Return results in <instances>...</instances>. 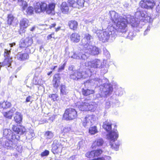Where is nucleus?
I'll list each match as a JSON object with an SVG mask.
<instances>
[{"mask_svg": "<svg viewBox=\"0 0 160 160\" xmlns=\"http://www.w3.org/2000/svg\"><path fill=\"white\" fill-rule=\"evenodd\" d=\"M75 158V156H72L70 157L68 159V160H74Z\"/></svg>", "mask_w": 160, "mask_h": 160, "instance_id": "obj_63", "label": "nucleus"}, {"mask_svg": "<svg viewBox=\"0 0 160 160\" xmlns=\"http://www.w3.org/2000/svg\"><path fill=\"white\" fill-rule=\"evenodd\" d=\"M60 88L61 94L62 95H66L68 93V90L64 85H61Z\"/></svg>", "mask_w": 160, "mask_h": 160, "instance_id": "obj_34", "label": "nucleus"}, {"mask_svg": "<svg viewBox=\"0 0 160 160\" xmlns=\"http://www.w3.org/2000/svg\"><path fill=\"white\" fill-rule=\"evenodd\" d=\"M104 81H107V80H102L98 78H95L88 80L85 84L90 83L91 85H96L98 86L100 91L98 94L97 95V98L104 97L111 94L113 90L112 85L108 83H104Z\"/></svg>", "mask_w": 160, "mask_h": 160, "instance_id": "obj_1", "label": "nucleus"}, {"mask_svg": "<svg viewBox=\"0 0 160 160\" xmlns=\"http://www.w3.org/2000/svg\"><path fill=\"white\" fill-rule=\"evenodd\" d=\"M77 74L76 72V71H74L70 75V78L73 80H77V77L76 76V75H77Z\"/></svg>", "mask_w": 160, "mask_h": 160, "instance_id": "obj_47", "label": "nucleus"}, {"mask_svg": "<svg viewBox=\"0 0 160 160\" xmlns=\"http://www.w3.org/2000/svg\"><path fill=\"white\" fill-rule=\"evenodd\" d=\"M151 28V26L150 25H149L147 27V29L145 30L144 33V35L145 36L147 34L148 32L150 30Z\"/></svg>", "mask_w": 160, "mask_h": 160, "instance_id": "obj_55", "label": "nucleus"}, {"mask_svg": "<svg viewBox=\"0 0 160 160\" xmlns=\"http://www.w3.org/2000/svg\"><path fill=\"white\" fill-rule=\"evenodd\" d=\"M135 36V35L133 34V32H129L128 35L126 37L128 38L132 39V38Z\"/></svg>", "mask_w": 160, "mask_h": 160, "instance_id": "obj_51", "label": "nucleus"}, {"mask_svg": "<svg viewBox=\"0 0 160 160\" xmlns=\"http://www.w3.org/2000/svg\"><path fill=\"white\" fill-rule=\"evenodd\" d=\"M0 141L1 145L7 149H11L16 146L15 143L13 142L12 141L5 138H1Z\"/></svg>", "mask_w": 160, "mask_h": 160, "instance_id": "obj_13", "label": "nucleus"}, {"mask_svg": "<svg viewBox=\"0 0 160 160\" xmlns=\"http://www.w3.org/2000/svg\"><path fill=\"white\" fill-rule=\"evenodd\" d=\"M92 39V36L89 34L86 33L84 34V37L82 39L81 45L85 49L88 48L91 45V40Z\"/></svg>", "mask_w": 160, "mask_h": 160, "instance_id": "obj_14", "label": "nucleus"}, {"mask_svg": "<svg viewBox=\"0 0 160 160\" xmlns=\"http://www.w3.org/2000/svg\"><path fill=\"white\" fill-rule=\"evenodd\" d=\"M29 21L26 18H23L21 20L20 22L21 28L24 29L26 28L28 26Z\"/></svg>", "mask_w": 160, "mask_h": 160, "instance_id": "obj_25", "label": "nucleus"}, {"mask_svg": "<svg viewBox=\"0 0 160 160\" xmlns=\"http://www.w3.org/2000/svg\"><path fill=\"white\" fill-rule=\"evenodd\" d=\"M12 129L14 132L9 135L8 139L12 141L13 142L16 144V142L19 139V135L23 134L26 132V129L22 126H13Z\"/></svg>", "mask_w": 160, "mask_h": 160, "instance_id": "obj_6", "label": "nucleus"}, {"mask_svg": "<svg viewBox=\"0 0 160 160\" xmlns=\"http://www.w3.org/2000/svg\"><path fill=\"white\" fill-rule=\"evenodd\" d=\"M112 123L111 122H109L108 121H106L105 122H103V128L105 129L107 132H108V134L110 133H112L114 132H116L117 133L118 132L117 130H115L113 131L111 130L112 129Z\"/></svg>", "mask_w": 160, "mask_h": 160, "instance_id": "obj_20", "label": "nucleus"}, {"mask_svg": "<svg viewBox=\"0 0 160 160\" xmlns=\"http://www.w3.org/2000/svg\"><path fill=\"white\" fill-rule=\"evenodd\" d=\"M68 25L70 28L73 30H76L78 23L77 21L75 20H71L68 22Z\"/></svg>", "mask_w": 160, "mask_h": 160, "instance_id": "obj_26", "label": "nucleus"}, {"mask_svg": "<svg viewBox=\"0 0 160 160\" xmlns=\"http://www.w3.org/2000/svg\"><path fill=\"white\" fill-rule=\"evenodd\" d=\"M75 104L80 110L82 111H94L98 107V105L95 102H91L87 99L77 102Z\"/></svg>", "mask_w": 160, "mask_h": 160, "instance_id": "obj_5", "label": "nucleus"}, {"mask_svg": "<svg viewBox=\"0 0 160 160\" xmlns=\"http://www.w3.org/2000/svg\"><path fill=\"white\" fill-rule=\"evenodd\" d=\"M85 52L88 54L96 55L99 53V50L98 48L91 45L88 48L85 49Z\"/></svg>", "mask_w": 160, "mask_h": 160, "instance_id": "obj_17", "label": "nucleus"}, {"mask_svg": "<svg viewBox=\"0 0 160 160\" xmlns=\"http://www.w3.org/2000/svg\"><path fill=\"white\" fill-rule=\"evenodd\" d=\"M103 53L104 55H105L107 57L109 58L110 57V55L108 51L106 49H104L103 50Z\"/></svg>", "mask_w": 160, "mask_h": 160, "instance_id": "obj_54", "label": "nucleus"}, {"mask_svg": "<svg viewBox=\"0 0 160 160\" xmlns=\"http://www.w3.org/2000/svg\"><path fill=\"white\" fill-rule=\"evenodd\" d=\"M77 112L75 109H67L63 115V118L67 120H73L77 117Z\"/></svg>", "mask_w": 160, "mask_h": 160, "instance_id": "obj_10", "label": "nucleus"}, {"mask_svg": "<svg viewBox=\"0 0 160 160\" xmlns=\"http://www.w3.org/2000/svg\"><path fill=\"white\" fill-rule=\"evenodd\" d=\"M49 154V152L48 150H46L41 154V156L42 157L47 156Z\"/></svg>", "mask_w": 160, "mask_h": 160, "instance_id": "obj_49", "label": "nucleus"}, {"mask_svg": "<svg viewBox=\"0 0 160 160\" xmlns=\"http://www.w3.org/2000/svg\"><path fill=\"white\" fill-rule=\"evenodd\" d=\"M12 133L11 131L9 129H5L3 130V135L4 137L7 138H8L9 135H10Z\"/></svg>", "mask_w": 160, "mask_h": 160, "instance_id": "obj_33", "label": "nucleus"}, {"mask_svg": "<svg viewBox=\"0 0 160 160\" xmlns=\"http://www.w3.org/2000/svg\"><path fill=\"white\" fill-rule=\"evenodd\" d=\"M111 159V157L108 156H105L104 157L95 158L90 160H108Z\"/></svg>", "mask_w": 160, "mask_h": 160, "instance_id": "obj_40", "label": "nucleus"}, {"mask_svg": "<svg viewBox=\"0 0 160 160\" xmlns=\"http://www.w3.org/2000/svg\"><path fill=\"white\" fill-rule=\"evenodd\" d=\"M156 5L153 0H144L141 1L139 3L140 6L142 8L147 9H152Z\"/></svg>", "mask_w": 160, "mask_h": 160, "instance_id": "obj_12", "label": "nucleus"}, {"mask_svg": "<svg viewBox=\"0 0 160 160\" xmlns=\"http://www.w3.org/2000/svg\"><path fill=\"white\" fill-rule=\"evenodd\" d=\"M18 1L19 5L22 7L23 11H25L28 6L26 1H24V0H18Z\"/></svg>", "mask_w": 160, "mask_h": 160, "instance_id": "obj_30", "label": "nucleus"}, {"mask_svg": "<svg viewBox=\"0 0 160 160\" xmlns=\"http://www.w3.org/2000/svg\"><path fill=\"white\" fill-rule=\"evenodd\" d=\"M33 83L35 85H41L42 83V82L41 79L36 77L33 78Z\"/></svg>", "mask_w": 160, "mask_h": 160, "instance_id": "obj_37", "label": "nucleus"}, {"mask_svg": "<svg viewBox=\"0 0 160 160\" xmlns=\"http://www.w3.org/2000/svg\"><path fill=\"white\" fill-rule=\"evenodd\" d=\"M81 54V52H73V55L71 56V58L75 59H81L80 55Z\"/></svg>", "mask_w": 160, "mask_h": 160, "instance_id": "obj_36", "label": "nucleus"}, {"mask_svg": "<svg viewBox=\"0 0 160 160\" xmlns=\"http://www.w3.org/2000/svg\"><path fill=\"white\" fill-rule=\"evenodd\" d=\"M46 7V3L41 2V4L37 3L35 6L34 10L36 13H39L41 12H44L45 8Z\"/></svg>", "mask_w": 160, "mask_h": 160, "instance_id": "obj_19", "label": "nucleus"}, {"mask_svg": "<svg viewBox=\"0 0 160 160\" xmlns=\"http://www.w3.org/2000/svg\"><path fill=\"white\" fill-rule=\"evenodd\" d=\"M116 31V29L111 26L105 31H98L97 34L100 40L105 42L108 41H111L115 39L117 35Z\"/></svg>", "mask_w": 160, "mask_h": 160, "instance_id": "obj_4", "label": "nucleus"}, {"mask_svg": "<svg viewBox=\"0 0 160 160\" xmlns=\"http://www.w3.org/2000/svg\"><path fill=\"white\" fill-rule=\"evenodd\" d=\"M84 0H77V4L80 7H83L84 3Z\"/></svg>", "mask_w": 160, "mask_h": 160, "instance_id": "obj_50", "label": "nucleus"}, {"mask_svg": "<svg viewBox=\"0 0 160 160\" xmlns=\"http://www.w3.org/2000/svg\"><path fill=\"white\" fill-rule=\"evenodd\" d=\"M82 94L85 96H87L91 94H92L94 93V90H90L88 89H83L82 91Z\"/></svg>", "mask_w": 160, "mask_h": 160, "instance_id": "obj_32", "label": "nucleus"}, {"mask_svg": "<svg viewBox=\"0 0 160 160\" xmlns=\"http://www.w3.org/2000/svg\"><path fill=\"white\" fill-rule=\"evenodd\" d=\"M85 54H82V52H81V55H80L81 59H82L84 60H85L87 59L88 57V55L89 54H87V53L85 52V51H84Z\"/></svg>", "mask_w": 160, "mask_h": 160, "instance_id": "obj_48", "label": "nucleus"}, {"mask_svg": "<svg viewBox=\"0 0 160 160\" xmlns=\"http://www.w3.org/2000/svg\"><path fill=\"white\" fill-rule=\"evenodd\" d=\"M16 109L13 108L8 112L4 113V116L6 118L11 119L13 115L14 112L15 111Z\"/></svg>", "mask_w": 160, "mask_h": 160, "instance_id": "obj_27", "label": "nucleus"}, {"mask_svg": "<svg viewBox=\"0 0 160 160\" xmlns=\"http://www.w3.org/2000/svg\"><path fill=\"white\" fill-rule=\"evenodd\" d=\"M56 25V24L55 23H53L51 24V25L50 26L49 28H52L54 27Z\"/></svg>", "mask_w": 160, "mask_h": 160, "instance_id": "obj_62", "label": "nucleus"}, {"mask_svg": "<svg viewBox=\"0 0 160 160\" xmlns=\"http://www.w3.org/2000/svg\"><path fill=\"white\" fill-rule=\"evenodd\" d=\"M32 97L30 96H28L27 98H26V102H32Z\"/></svg>", "mask_w": 160, "mask_h": 160, "instance_id": "obj_57", "label": "nucleus"}, {"mask_svg": "<svg viewBox=\"0 0 160 160\" xmlns=\"http://www.w3.org/2000/svg\"><path fill=\"white\" fill-rule=\"evenodd\" d=\"M68 3L70 6L74 7H77V3L73 0H68Z\"/></svg>", "mask_w": 160, "mask_h": 160, "instance_id": "obj_46", "label": "nucleus"}, {"mask_svg": "<svg viewBox=\"0 0 160 160\" xmlns=\"http://www.w3.org/2000/svg\"><path fill=\"white\" fill-rule=\"evenodd\" d=\"M71 41L74 43H78L80 40V36L77 33H72L70 36Z\"/></svg>", "mask_w": 160, "mask_h": 160, "instance_id": "obj_21", "label": "nucleus"}, {"mask_svg": "<svg viewBox=\"0 0 160 160\" xmlns=\"http://www.w3.org/2000/svg\"><path fill=\"white\" fill-rule=\"evenodd\" d=\"M104 65L103 62L98 59H95L91 61L86 62L85 63V65L89 68V71L91 72V73L94 72L93 69L102 68Z\"/></svg>", "mask_w": 160, "mask_h": 160, "instance_id": "obj_8", "label": "nucleus"}, {"mask_svg": "<svg viewBox=\"0 0 160 160\" xmlns=\"http://www.w3.org/2000/svg\"><path fill=\"white\" fill-rule=\"evenodd\" d=\"M14 121L18 124H19L22 121V116L19 112H16L14 117Z\"/></svg>", "mask_w": 160, "mask_h": 160, "instance_id": "obj_28", "label": "nucleus"}, {"mask_svg": "<svg viewBox=\"0 0 160 160\" xmlns=\"http://www.w3.org/2000/svg\"><path fill=\"white\" fill-rule=\"evenodd\" d=\"M29 58L28 55L27 53H22L19 52L17 55V58L20 61H24L28 59Z\"/></svg>", "mask_w": 160, "mask_h": 160, "instance_id": "obj_23", "label": "nucleus"}, {"mask_svg": "<svg viewBox=\"0 0 160 160\" xmlns=\"http://www.w3.org/2000/svg\"><path fill=\"white\" fill-rule=\"evenodd\" d=\"M85 156L88 158H95L93 151L87 152L85 154Z\"/></svg>", "mask_w": 160, "mask_h": 160, "instance_id": "obj_43", "label": "nucleus"}, {"mask_svg": "<svg viewBox=\"0 0 160 160\" xmlns=\"http://www.w3.org/2000/svg\"><path fill=\"white\" fill-rule=\"evenodd\" d=\"M8 24L11 25L14 19V17L12 14H9L8 17Z\"/></svg>", "mask_w": 160, "mask_h": 160, "instance_id": "obj_44", "label": "nucleus"}, {"mask_svg": "<svg viewBox=\"0 0 160 160\" xmlns=\"http://www.w3.org/2000/svg\"><path fill=\"white\" fill-rule=\"evenodd\" d=\"M52 38H54V33H52L51 34L48 35L47 37V38L48 40Z\"/></svg>", "mask_w": 160, "mask_h": 160, "instance_id": "obj_59", "label": "nucleus"}, {"mask_svg": "<svg viewBox=\"0 0 160 160\" xmlns=\"http://www.w3.org/2000/svg\"><path fill=\"white\" fill-rule=\"evenodd\" d=\"M156 9L157 12H160V1L157 6Z\"/></svg>", "mask_w": 160, "mask_h": 160, "instance_id": "obj_58", "label": "nucleus"}, {"mask_svg": "<svg viewBox=\"0 0 160 160\" xmlns=\"http://www.w3.org/2000/svg\"><path fill=\"white\" fill-rule=\"evenodd\" d=\"M89 132L91 134H94L97 132V130L96 126L92 127L90 128Z\"/></svg>", "mask_w": 160, "mask_h": 160, "instance_id": "obj_41", "label": "nucleus"}, {"mask_svg": "<svg viewBox=\"0 0 160 160\" xmlns=\"http://www.w3.org/2000/svg\"><path fill=\"white\" fill-rule=\"evenodd\" d=\"M64 64H63V65L61 66L60 67H59L58 71L59 72H60L62 70H63L64 69Z\"/></svg>", "mask_w": 160, "mask_h": 160, "instance_id": "obj_61", "label": "nucleus"}, {"mask_svg": "<svg viewBox=\"0 0 160 160\" xmlns=\"http://www.w3.org/2000/svg\"><path fill=\"white\" fill-rule=\"evenodd\" d=\"M60 78L58 75H56L54 76L53 80V87L57 88L60 85Z\"/></svg>", "mask_w": 160, "mask_h": 160, "instance_id": "obj_24", "label": "nucleus"}, {"mask_svg": "<svg viewBox=\"0 0 160 160\" xmlns=\"http://www.w3.org/2000/svg\"><path fill=\"white\" fill-rule=\"evenodd\" d=\"M76 72L78 74L77 75H76L77 77V80L81 78H85L91 76V72L88 70H86V69H84L82 71H76Z\"/></svg>", "mask_w": 160, "mask_h": 160, "instance_id": "obj_16", "label": "nucleus"}, {"mask_svg": "<svg viewBox=\"0 0 160 160\" xmlns=\"http://www.w3.org/2000/svg\"><path fill=\"white\" fill-rule=\"evenodd\" d=\"M11 105V103L10 102L7 101L3 102L1 105L2 107L3 108H9Z\"/></svg>", "mask_w": 160, "mask_h": 160, "instance_id": "obj_42", "label": "nucleus"}, {"mask_svg": "<svg viewBox=\"0 0 160 160\" xmlns=\"http://www.w3.org/2000/svg\"><path fill=\"white\" fill-rule=\"evenodd\" d=\"M45 136L48 139H51L54 136L53 133L51 131H47L45 134Z\"/></svg>", "mask_w": 160, "mask_h": 160, "instance_id": "obj_38", "label": "nucleus"}, {"mask_svg": "<svg viewBox=\"0 0 160 160\" xmlns=\"http://www.w3.org/2000/svg\"><path fill=\"white\" fill-rule=\"evenodd\" d=\"M49 97H51L53 101H55L57 100L58 95L56 94H52L51 95V96H49Z\"/></svg>", "mask_w": 160, "mask_h": 160, "instance_id": "obj_53", "label": "nucleus"}, {"mask_svg": "<svg viewBox=\"0 0 160 160\" xmlns=\"http://www.w3.org/2000/svg\"><path fill=\"white\" fill-rule=\"evenodd\" d=\"M34 9L31 6H29L26 9V12L27 14L29 15H32L34 13Z\"/></svg>", "mask_w": 160, "mask_h": 160, "instance_id": "obj_35", "label": "nucleus"}, {"mask_svg": "<svg viewBox=\"0 0 160 160\" xmlns=\"http://www.w3.org/2000/svg\"><path fill=\"white\" fill-rule=\"evenodd\" d=\"M71 129L70 127H65L62 129V131L64 133H67L71 131Z\"/></svg>", "mask_w": 160, "mask_h": 160, "instance_id": "obj_45", "label": "nucleus"}, {"mask_svg": "<svg viewBox=\"0 0 160 160\" xmlns=\"http://www.w3.org/2000/svg\"><path fill=\"white\" fill-rule=\"evenodd\" d=\"M35 136L34 131L32 129H29L27 132L26 137L28 139H32Z\"/></svg>", "mask_w": 160, "mask_h": 160, "instance_id": "obj_29", "label": "nucleus"}, {"mask_svg": "<svg viewBox=\"0 0 160 160\" xmlns=\"http://www.w3.org/2000/svg\"><path fill=\"white\" fill-rule=\"evenodd\" d=\"M96 119V117L94 115H88L83 120V125L88 128L92 125Z\"/></svg>", "mask_w": 160, "mask_h": 160, "instance_id": "obj_11", "label": "nucleus"}, {"mask_svg": "<svg viewBox=\"0 0 160 160\" xmlns=\"http://www.w3.org/2000/svg\"><path fill=\"white\" fill-rule=\"evenodd\" d=\"M111 106V104L109 102H107L105 104V108H109Z\"/></svg>", "mask_w": 160, "mask_h": 160, "instance_id": "obj_60", "label": "nucleus"}, {"mask_svg": "<svg viewBox=\"0 0 160 160\" xmlns=\"http://www.w3.org/2000/svg\"><path fill=\"white\" fill-rule=\"evenodd\" d=\"M62 12L64 14H67L69 11V8L68 4L65 2H62L61 6Z\"/></svg>", "mask_w": 160, "mask_h": 160, "instance_id": "obj_22", "label": "nucleus"}, {"mask_svg": "<svg viewBox=\"0 0 160 160\" xmlns=\"http://www.w3.org/2000/svg\"><path fill=\"white\" fill-rule=\"evenodd\" d=\"M55 116L54 115H53L51 116L49 118H48L49 122H52L55 119Z\"/></svg>", "mask_w": 160, "mask_h": 160, "instance_id": "obj_56", "label": "nucleus"}, {"mask_svg": "<svg viewBox=\"0 0 160 160\" xmlns=\"http://www.w3.org/2000/svg\"><path fill=\"white\" fill-rule=\"evenodd\" d=\"M46 7L45 8L44 12L48 14H52L54 12L56 4L54 2L49 3L48 5L46 3Z\"/></svg>", "mask_w": 160, "mask_h": 160, "instance_id": "obj_18", "label": "nucleus"}, {"mask_svg": "<svg viewBox=\"0 0 160 160\" xmlns=\"http://www.w3.org/2000/svg\"><path fill=\"white\" fill-rule=\"evenodd\" d=\"M109 14L111 19L115 23H116L117 32L122 33L126 32L128 30V21H129L130 22V17L128 18V19H126L120 16L118 13L114 11H110Z\"/></svg>", "mask_w": 160, "mask_h": 160, "instance_id": "obj_2", "label": "nucleus"}, {"mask_svg": "<svg viewBox=\"0 0 160 160\" xmlns=\"http://www.w3.org/2000/svg\"><path fill=\"white\" fill-rule=\"evenodd\" d=\"M104 142L103 139L102 138H99L97 139L93 144V146H102Z\"/></svg>", "mask_w": 160, "mask_h": 160, "instance_id": "obj_31", "label": "nucleus"}, {"mask_svg": "<svg viewBox=\"0 0 160 160\" xmlns=\"http://www.w3.org/2000/svg\"><path fill=\"white\" fill-rule=\"evenodd\" d=\"M118 134L116 131L110 133L107 135V138L110 141L111 147L115 150L117 151L119 148L120 143L117 141Z\"/></svg>", "mask_w": 160, "mask_h": 160, "instance_id": "obj_7", "label": "nucleus"}, {"mask_svg": "<svg viewBox=\"0 0 160 160\" xmlns=\"http://www.w3.org/2000/svg\"><path fill=\"white\" fill-rule=\"evenodd\" d=\"M93 152L95 158L100 155L102 152V151L100 149L93 150Z\"/></svg>", "mask_w": 160, "mask_h": 160, "instance_id": "obj_39", "label": "nucleus"}, {"mask_svg": "<svg viewBox=\"0 0 160 160\" xmlns=\"http://www.w3.org/2000/svg\"><path fill=\"white\" fill-rule=\"evenodd\" d=\"M117 94L118 95H122L123 94V90L120 88H119L116 91Z\"/></svg>", "mask_w": 160, "mask_h": 160, "instance_id": "obj_52", "label": "nucleus"}, {"mask_svg": "<svg viewBox=\"0 0 160 160\" xmlns=\"http://www.w3.org/2000/svg\"><path fill=\"white\" fill-rule=\"evenodd\" d=\"M135 18L133 16H130V23L133 27H137L139 25L140 21L143 22H150L151 18L148 16L145 12L143 11H137L135 15Z\"/></svg>", "mask_w": 160, "mask_h": 160, "instance_id": "obj_3", "label": "nucleus"}, {"mask_svg": "<svg viewBox=\"0 0 160 160\" xmlns=\"http://www.w3.org/2000/svg\"><path fill=\"white\" fill-rule=\"evenodd\" d=\"M33 42V39L32 38H27L22 39L20 41L19 46L21 48H27L30 46Z\"/></svg>", "mask_w": 160, "mask_h": 160, "instance_id": "obj_15", "label": "nucleus"}, {"mask_svg": "<svg viewBox=\"0 0 160 160\" xmlns=\"http://www.w3.org/2000/svg\"><path fill=\"white\" fill-rule=\"evenodd\" d=\"M43 121L44 122H49L48 119H47V118H44L43 119Z\"/></svg>", "mask_w": 160, "mask_h": 160, "instance_id": "obj_64", "label": "nucleus"}, {"mask_svg": "<svg viewBox=\"0 0 160 160\" xmlns=\"http://www.w3.org/2000/svg\"><path fill=\"white\" fill-rule=\"evenodd\" d=\"M65 141H67L65 139L61 140L60 142L56 140L54 141L52 149V151L54 154L61 152L62 148L64 147L68 146L67 145V142H66Z\"/></svg>", "mask_w": 160, "mask_h": 160, "instance_id": "obj_9", "label": "nucleus"}]
</instances>
